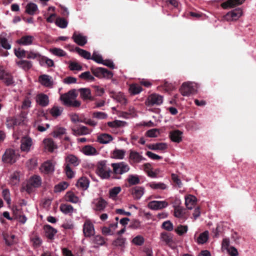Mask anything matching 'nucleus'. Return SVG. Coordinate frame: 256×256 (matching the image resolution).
I'll return each mask as SVG.
<instances>
[{
    "label": "nucleus",
    "mask_w": 256,
    "mask_h": 256,
    "mask_svg": "<svg viewBox=\"0 0 256 256\" xmlns=\"http://www.w3.org/2000/svg\"><path fill=\"white\" fill-rule=\"evenodd\" d=\"M78 96L76 90H70L68 92L62 94L60 96V100L62 104L68 106L78 107L80 103L76 99Z\"/></svg>",
    "instance_id": "nucleus-1"
},
{
    "label": "nucleus",
    "mask_w": 256,
    "mask_h": 256,
    "mask_svg": "<svg viewBox=\"0 0 256 256\" xmlns=\"http://www.w3.org/2000/svg\"><path fill=\"white\" fill-rule=\"evenodd\" d=\"M96 172L102 179H108L110 176L112 171L107 161L102 160L99 161L96 166Z\"/></svg>",
    "instance_id": "nucleus-2"
},
{
    "label": "nucleus",
    "mask_w": 256,
    "mask_h": 256,
    "mask_svg": "<svg viewBox=\"0 0 256 256\" xmlns=\"http://www.w3.org/2000/svg\"><path fill=\"white\" fill-rule=\"evenodd\" d=\"M243 14L242 10L240 8L234 9L222 16V20L232 22L238 20Z\"/></svg>",
    "instance_id": "nucleus-3"
},
{
    "label": "nucleus",
    "mask_w": 256,
    "mask_h": 256,
    "mask_svg": "<svg viewBox=\"0 0 256 256\" xmlns=\"http://www.w3.org/2000/svg\"><path fill=\"white\" fill-rule=\"evenodd\" d=\"M112 172L116 175H122L128 172L130 170L128 164L124 162L112 163Z\"/></svg>",
    "instance_id": "nucleus-4"
},
{
    "label": "nucleus",
    "mask_w": 256,
    "mask_h": 256,
    "mask_svg": "<svg viewBox=\"0 0 256 256\" xmlns=\"http://www.w3.org/2000/svg\"><path fill=\"white\" fill-rule=\"evenodd\" d=\"M196 86V84L194 83L184 82L180 90V92L184 96H188L191 94H194L197 92Z\"/></svg>",
    "instance_id": "nucleus-5"
},
{
    "label": "nucleus",
    "mask_w": 256,
    "mask_h": 256,
    "mask_svg": "<svg viewBox=\"0 0 256 256\" xmlns=\"http://www.w3.org/2000/svg\"><path fill=\"white\" fill-rule=\"evenodd\" d=\"M42 183L41 178L39 176L34 175L30 178L24 189L28 193H30L32 192V187L38 188L41 186Z\"/></svg>",
    "instance_id": "nucleus-6"
},
{
    "label": "nucleus",
    "mask_w": 256,
    "mask_h": 256,
    "mask_svg": "<svg viewBox=\"0 0 256 256\" xmlns=\"http://www.w3.org/2000/svg\"><path fill=\"white\" fill-rule=\"evenodd\" d=\"M18 156L16 154L15 152L12 149H8L6 150L4 154L2 157V160L5 163H14Z\"/></svg>",
    "instance_id": "nucleus-7"
},
{
    "label": "nucleus",
    "mask_w": 256,
    "mask_h": 256,
    "mask_svg": "<svg viewBox=\"0 0 256 256\" xmlns=\"http://www.w3.org/2000/svg\"><path fill=\"white\" fill-rule=\"evenodd\" d=\"M92 72L93 74L98 78H110L113 76L112 72L102 68H98L93 69Z\"/></svg>",
    "instance_id": "nucleus-8"
},
{
    "label": "nucleus",
    "mask_w": 256,
    "mask_h": 256,
    "mask_svg": "<svg viewBox=\"0 0 256 256\" xmlns=\"http://www.w3.org/2000/svg\"><path fill=\"white\" fill-rule=\"evenodd\" d=\"M163 102V97L160 95L156 94H153L150 95L146 102V104L148 106L154 105H160Z\"/></svg>",
    "instance_id": "nucleus-9"
},
{
    "label": "nucleus",
    "mask_w": 256,
    "mask_h": 256,
    "mask_svg": "<svg viewBox=\"0 0 256 256\" xmlns=\"http://www.w3.org/2000/svg\"><path fill=\"white\" fill-rule=\"evenodd\" d=\"M168 204L166 200H152L148 204V207L154 210H161L168 206Z\"/></svg>",
    "instance_id": "nucleus-10"
},
{
    "label": "nucleus",
    "mask_w": 256,
    "mask_h": 256,
    "mask_svg": "<svg viewBox=\"0 0 256 256\" xmlns=\"http://www.w3.org/2000/svg\"><path fill=\"white\" fill-rule=\"evenodd\" d=\"M71 120L73 124L72 126V130L74 134L76 136L80 135V121L78 114H72L71 115Z\"/></svg>",
    "instance_id": "nucleus-11"
},
{
    "label": "nucleus",
    "mask_w": 256,
    "mask_h": 256,
    "mask_svg": "<svg viewBox=\"0 0 256 256\" xmlns=\"http://www.w3.org/2000/svg\"><path fill=\"white\" fill-rule=\"evenodd\" d=\"M33 142L32 139L28 136L22 138L20 140V150L22 152H28L30 150Z\"/></svg>",
    "instance_id": "nucleus-12"
},
{
    "label": "nucleus",
    "mask_w": 256,
    "mask_h": 256,
    "mask_svg": "<svg viewBox=\"0 0 256 256\" xmlns=\"http://www.w3.org/2000/svg\"><path fill=\"white\" fill-rule=\"evenodd\" d=\"M0 80L7 86L14 84L13 77L10 74L0 68Z\"/></svg>",
    "instance_id": "nucleus-13"
},
{
    "label": "nucleus",
    "mask_w": 256,
    "mask_h": 256,
    "mask_svg": "<svg viewBox=\"0 0 256 256\" xmlns=\"http://www.w3.org/2000/svg\"><path fill=\"white\" fill-rule=\"evenodd\" d=\"M83 233L86 237H90L94 235L95 230L94 224L89 220H86L83 226Z\"/></svg>",
    "instance_id": "nucleus-14"
},
{
    "label": "nucleus",
    "mask_w": 256,
    "mask_h": 256,
    "mask_svg": "<svg viewBox=\"0 0 256 256\" xmlns=\"http://www.w3.org/2000/svg\"><path fill=\"white\" fill-rule=\"evenodd\" d=\"M129 160L133 163L138 164L145 160V158L141 154L131 150H130Z\"/></svg>",
    "instance_id": "nucleus-15"
},
{
    "label": "nucleus",
    "mask_w": 256,
    "mask_h": 256,
    "mask_svg": "<svg viewBox=\"0 0 256 256\" xmlns=\"http://www.w3.org/2000/svg\"><path fill=\"white\" fill-rule=\"evenodd\" d=\"M40 84L46 87H52L54 84L52 77L47 74H42L38 77Z\"/></svg>",
    "instance_id": "nucleus-16"
},
{
    "label": "nucleus",
    "mask_w": 256,
    "mask_h": 256,
    "mask_svg": "<svg viewBox=\"0 0 256 256\" xmlns=\"http://www.w3.org/2000/svg\"><path fill=\"white\" fill-rule=\"evenodd\" d=\"M55 164L51 160H48L42 165L41 170L45 174H48L52 173L54 170Z\"/></svg>",
    "instance_id": "nucleus-17"
},
{
    "label": "nucleus",
    "mask_w": 256,
    "mask_h": 256,
    "mask_svg": "<svg viewBox=\"0 0 256 256\" xmlns=\"http://www.w3.org/2000/svg\"><path fill=\"white\" fill-rule=\"evenodd\" d=\"M43 144L45 150L50 152H52L55 149L58 148L57 145L50 138L44 139L43 140Z\"/></svg>",
    "instance_id": "nucleus-18"
},
{
    "label": "nucleus",
    "mask_w": 256,
    "mask_h": 256,
    "mask_svg": "<svg viewBox=\"0 0 256 256\" xmlns=\"http://www.w3.org/2000/svg\"><path fill=\"white\" fill-rule=\"evenodd\" d=\"M245 0H228L222 4L221 6L224 9L232 8L244 3Z\"/></svg>",
    "instance_id": "nucleus-19"
},
{
    "label": "nucleus",
    "mask_w": 256,
    "mask_h": 256,
    "mask_svg": "<svg viewBox=\"0 0 256 256\" xmlns=\"http://www.w3.org/2000/svg\"><path fill=\"white\" fill-rule=\"evenodd\" d=\"M36 102L40 106L44 107L49 104L48 96L44 94H39L36 96Z\"/></svg>",
    "instance_id": "nucleus-20"
},
{
    "label": "nucleus",
    "mask_w": 256,
    "mask_h": 256,
    "mask_svg": "<svg viewBox=\"0 0 256 256\" xmlns=\"http://www.w3.org/2000/svg\"><path fill=\"white\" fill-rule=\"evenodd\" d=\"M197 202L196 198L192 195H188L185 197V204L188 210L192 209L196 205Z\"/></svg>",
    "instance_id": "nucleus-21"
},
{
    "label": "nucleus",
    "mask_w": 256,
    "mask_h": 256,
    "mask_svg": "<svg viewBox=\"0 0 256 256\" xmlns=\"http://www.w3.org/2000/svg\"><path fill=\"white\" fill-rule=\"evenodd\" d=\"M127 123L124 121L115 120L108 122V126L112 128V132H115V130L120 128H123L126 126Z\"/></svg>",
    "instance_id": "nucleus-22"
},
{
    "label": "nucleus",
    "mask_w": 256,
    "mask_h": 256,
    "mask_svg": "<svg viewBox=\"0 0 256 256\" xmlns=\"http://www.w3.org/2000/svg\"><path fill=\"white\" fill-rule=\"evenodd\" d=\"M34 38L32 36H24L17 40V43L22 46H30L32 44Z\"/></svg>",
    "instance_id": "nucleus-23"
},
{
    "label": "nucleus",
    "mask_w": 256,
    "mask_h": 256,
    "mask_svg": "<svg viewBox=\"0 0 256 256\" xmlns=\"http://www.w3.org/2000/svg\"><path fill=\"white\" fill-rule=\"evenodd\" d=\"M114 140L113 137L108 134L104 133L98 136V142L102 144H108Z\"/></svg>",
    "instance_id": "nucleus-24"
},
{
    "label": "nucleus",
    "mask_w": 256,
    "mask_h": 256,
    "mask_svg": "<svg viewBox=\"0 0 256 256\" xmlns=\"http://www.w3.org/2000/svg\"><path fill=\"white\" fill-rule=\"evenodd\" d=\"M126 151L124 150L115 148L111 153V157L116 160H123L125 156Z\"/></svg>",
    "instance_id": "nucleus-25"
},
{
    "label": "nucleus",
    "mask_w": 256,
    "mask_h": 256,
    "mask_svg": "<svg viewBox=\"0 0 256 256\" xmlns=\"http://www.w3.org/2000/svg\"><path fill=\"white\" fill-rule=\"evenodd\" d=\"M64 200L68 202L76 204L79 201V198L72 191L68 192L64 196Z\"/></svg>",
    "instance_id": "nucleus-26"
},
{
    "label": "nucleus",
    "mask_w": 256,
    "mask_h": 256,
    "mask_svg": "<svg viewBox=\"0 0 256 256\" xmlns=\"http://www.w3.org/2000/svg\"><path fill=\"white\" fill-rule=\"evenodd\" d=\"M81 151L86 156H95L98 154L97 150L91 145L84 146Z\"/></svg>",
    "instance_id": "nucleus-27"
},
{
    "label": "nucleus",
    "mask_w": 256,
    "mask_h": 256,
    "mask_svg": "<svg viewBox=\"0 0 256 256\" xmlns=\"http://www.w3.org/2000/svg\"><path fill=\"white\" fill-rule=\"evenodd\" d=\"M144 193V188L142 186H136L132 190L133 197L136 200L140 199Z\"/></svg>",
    "instance_id": "nucleus-28"
},
{
    "label": "nucleus",
    "mask_w": 256,
    "mask_h": 256,
    "mask_svg": "<svg viewBox=\"0 0 256 256\" xmlns=\"http://www.w3.org/2000/svg\"><path fill=\"white\" fill-rule=\"evenodd\" d=\"M182 132L180 130H174L170 132V138L172 142H180L182 139Z\"/></svg>",
    "instance_id": "nucleus-29"
},
{
    "label": "nucleus",
    "mask_w": 256,
    "mask_h": 256,
    "mask_svg": "<svg viewBox=\"0 0 256 256\" xmlns=\"http://www.w3.org/2000/svg\"><path fill=\"white\" fill-rule=\"evenodd\" d=\"M81 98L86 101H90L94 100L91 91L88 88H81Z\"/></svg>",
    "instance_id": "nucleus-30"
},
{
    "label": "nucleus",
    "mask_w": 256,
    "mask_h": 256,
    "mask_svg": "<svg viewBox=\"0 0 256 256\" xmlns=\"http://www.w3.org/2000/svg\"><path fill=\"white\" fill-rule=\"evenodd\" d=\"M20 172H14L10 176V184L13 186L18 185L20 183Z\"/></svg>",
    "instance_id": "nucleus-31"
},
{
    "label": "nucleus",
    "mask_w": 256,
    "mask_h": 256,
    "mask_svg": "<svg viewBox=\"0 0 256 256\" xmlns=\"http://www.w3.org/2000/svg\"><path fill=\"white\" fill-rule=\"evenodd\" d=\"M30 242L34 248L40 247L42 244V240L36 234H33L30 236Z\"/></svg>",
    "instance_id": "nucleus-32"
},
{
    "label": "nucleus",
    "mask_w": 256,
    "mask_h": 256,
    "mask_svg": "<svg viewBox=\"0 0 256 256\" xmlns=\"http://www.w3.org/2000/svg\"><path fill=\"white\" fill-rule=\"evenodd\" d=\"M147 186L153 190H164L168 188L167 186L163 182H151L148 184Z\"/></svg>",
    "instance_id": "nucleus-33"
},
{
    "label": "nucleus",
    "mask_w": 256,
    "mask_h": 256,
    "mask_svg": "<svg viewBox=\"0 0 256 256\" xmlns=\"http://www.w3.org/2000/svg\"><path fill=\"white\" fill-rule=\"evenodd\" d=\"M44 230L46 236L50 240L54 238V236L57 232V230L50 225H46L45 226Z\"/></svg>",
    "instance_id": "nucleus-34"
},
{
    "label": "nucleus",
    "mask_w": 256,
    "mask_h": 256,
    "mask_svg": "<svg viewBox=\"0 0 256 256\" xmlns=\"http://www.w3.org/2000/svg\"><path fill=\"white\" fill-rule=\"evenodd\" d=\"M160 239L161 242L165 244H168L172 241V235L167 232H163L160 234Z\"/></svg>",
    "instance_id": "nucleus-35"
},
{
    "label": "nucleus",
    "mask_w": 256,
    "mask_h": 256,
    "mask_svg": "<svg viewBox=\"0 0 256 256\" xmlns=\"http://www.w3.org/2000/svg\"><path fill=\"white\" fill-rule=\"evenodd\" d=\"M78 158L73 155H69L66 158V165L76 166H78Z\"/></svg>",
    "instance_id": "nucleus-36"
},
{
    "label": "nucleus",
    "mask_w": 256,
    "mask_h": 256,
    "mask_svg": "<svg viewBox=\"0 0 256 256\" xmlns=\"http://www.w3.org/2000/svg\"><path fill=\"white\" fill-rule=\"evenodd\" d=\"M208 230H206L200 234L198 237L197 238L196 242L198 244H204L208 241Z\"/></svg>",
    "instance_id": "nucleus-37"
},
{
    "label": "nucleus",
    "mask_w": 256,
    "mask_h": 256,
    "mask_svg": "<svg viewBox=\"0 0 256 256\" xmlns=\"http://www.w3.org/2000/svg\"><path fill=\"white\" fill-rule=\"evenodd\" d=\"M60 209L65 214H72L74 211L73 207L68 204H62L60 205Z\"/></svg>",
    "instance_id": "nucleus-38"
},
{
    "label": "nucleus",
    "mask_w": 256,
    "mask_h": 256,
    "mask_svg": "<svg viewBox=\"0 0 256 256\" xmlns=\"http://www.w3.org/2000/svg\"><path fill=\"white\" fill-rule=\"evenodd\" d=\"M148 147L152 150H164L167 148V145L166 143H156L150 144Z\"/></svg>",
    "instance_id": "nucleus-39"
},
{
    "label": "nucleus",
    "mask_w": 256,
    "mask_h": 256,
    "mask_svg": "<svg viewBox=\"0 0 256 256\" xmlns=\"http://www.w3.org/2000/svg\"><path fill=\"white\" fill-rule=\"evenodd\" d=\"M68 186V182H60L54 186V192L56 193L60 192L67 188Z\"/></svg>",
    "instance_id": "nucleus-40"
},
{
    "label": "nucleus",
    "mask_w": 256,
    "mask_h": 256,
    "mask_svg": "<svg viewBox=\"0 0 256 256\" xmlns=\"http://www.w3.org/2000/svg\"><path fill=\"white\" fill-rule=\"evenodd\" d=\"M63 112V108L60 106H54L50 110V114L54 118L60 116Z\"/></svg>",
    "instance_id": "nucleus-41"
},
{
    "label": "nucleus",
    "mask_w": 256,
    "mask_h": 256,
    "mask_svg": "<svg viewBox=\"0 0 256 256\" xmlns=\"http://www.w3.org/2000/svg\"><path fill=\"white\" fill-rule=\"evenodd\" d=\"M142 90V86L138 84H132L129 88L130 92L133 95L138 94Z\"/></svg>",
    "instance_id": "nucleus-42"
},
{
    "label": "nucleus",
    "mask_w": 256,
    "mask_h": 256,
    "mask_svg": "<svg viewBox=\"0 0 256 256\" xmlns=\"http://www.w3.org/2000/svg\"><path fill=\"white\" fill-rule=\"evenodd\" d=\"M18 66L25 70L30 69L32 66V63L30 61L22 60L16 62Z\"/></svg>",
    "instance_id": "nucleus-43"
},
{
    "label": "nucleus",
    "mask_w": 256,
    "mask_h": 256,
    "mask_svg": "<svg viewBox=\"0 0 256 256\" xmlns=\"http://www.w3.org/2000/svg\"><path fill=\"white\" fill-rule=\"evenodd\" d=\"M121 188L120 186L114 187L109 190V198L113 200L116 198L118 194L121 191Z\"/></svg>",
    "instance_id": "nucleus-44"
},
{
    "label": "nucleus",
    "mask_w": 256,
    "mask_h": 256,
    "mask_svg": "<svg viewBox=\"0 0 256 256\" xmlns=\"http://www.w3.org/2000/svg\"><path fill=\"white\" fill-rule=\"evenodd\" d=\"M95 208L96 210H102L104 209L106 205V202L102 198H100L94 202Z\"/></svg>",
    "instance_id": "nucleus-45"
},
{
    "label": "nucleus",
    "mask_w": 256,
    "mask_h": 256,
    "mask_svg": "<svg viewBox=\"0 0 256 256\" xmlns=\"http://www.w3.org/2000/svg\"><path fill=\"white\" fill-rule=\"evenodd\" d=\"M20 122L18 119L13 117H8L6 120V126L8 128H12L14 126L20 125Z\"/></svg>",
    "instance_id": "nucleus-46"
},
{
    "label": "nucleus",
    "mask_w": 256,
    "mask_h": 256,
    "mask_svg": "<svg viewBox=\"0 0 256 256\" xmlns=\"http://www.w3.org/2000/svg\"><path fill=\"white\" fill-rule=\"evenodd\" d=\"M38 10V6L34 3H30L26 6V12L30 15H34Z\"/></svg>",
    "instance_id": "nucleus-47"
},
{
    "label": "nucleus",
    "mask_w": 256,
    "mask_h": 256,
    "mask_svg": "<svg viewBox=\"0 0 256 256\" xmlns=\"http://www.w3.org/2000/svg\"><path fill=\"white\" fill-rule=\"evenodd\" d=\"M132 242L136 246H142L144 242V238L141 235H138L132 240Z\"/></svg>",
    "instance_id": "nucleus-48"
},
{
    "label": "nucleus",
    "mask_w": 256,
    "mask_h": 256,
    "mask_svg": "<svg viewBox=\"0 0 256 256\" xmlns=\"http://www.w3.org/2000/svg\"><path fill=\"white\" fill-rule=\"evenodd\" d=\"M50 52L54 55L58 56H64L66 55V53L64 50L59 48H50Z\"/></svg>",
    "instance_id": "nucleus-49"
},
{
    "label": "nucleus",
    "mask_w": 256,
    "mask_h": 256,
    "mask_svg": "<svg viewBox=\"0 0 256 256\" xmlns=\"http://www.w3.org/2000/svg\"><path fill=\"white\" fill-rule=\"evenodd\" d=\"M185 214V209L182 207L177 208L174 209V216L177 218H183Z\"/></svg>",
    "instance_id": "nucleus-50"
},
{
    "label": "nucleus",
    "mask_w": 256,
    "mask_h": 256,
    "mask_svg": "<svg viewBox=\"0 0 256 256\" xmlns=\"http://www.w3.org/2000/svg\"><path fill=\"white\" fill-rule=\"evenodd\" d=\"M92 240V243L97 246H102L105 244L104 238L100 235L94 236Z\"/></svg>",
    "instance_id": "nucleus-51"
},
{
    "label": "nucleus",
    "mask_w": 256,
    "mask_h": 256,
    "mask_svg": "<svg viewBox=\"0 0 256 256\" xmlns=\"http://www.w3.org/2000/svg\"><path fill=\"white\" fill-rule=\"evenodd\" d=\"M81 79L84 80L88 82H93L95 80L94 76L89 71L82 73Z\"/></svg>",
    "instance_id": "nucleus-52"
},
{
    "label": "nucleus",
    "mask_w": 256,
    "mask_h": 256,
    "mask_svg": "<svg viewBox=\"0 0 256 256\" xmlns=\"http://www.w3.org/2000/svg\"><path fill=\"white\" fill-rule=\"evenodd\" d=\"M126 238L120 236L117 238L116 240H114L112 244L116 246H120L122 248L124 246V245L126 242Z\"/></svg>",
    "instance_id": "nucleus-53"
},
{
    "label": "nucleus",
    "mask_w": 256,
    "mask_h": 256,
    "mask_svg": "<svg viewBox=\"0 0 256 256\" xmlns=\"http://www.w3.org/2000/svg\"><path fill=\"white\" fill-rule=\"evenodd\" d=\"M128 181L130 184L135 185L140 182V180L137 175L130 174L128 176Z\"/></svg>",
    "instance_id": "nucleus-54"
},
{
    "label": "nucleus",
    "mask_w": 256,
    "mask_h": 256,
    "mask_svg": "<svg viewBox=\"0 0 256 256\" xmlns=\"http://www.w3.org/2000/svg\"><path fill=\"white\" fill-rule=\"evenodd\" d=\"M116 100L122 104L125 105L127 103V100L124 94L119 92L115 96Z\"/></svg>",
    "instance_id": "nucleus-55"
},
{
    "label": "nucleus",
    "mask_w": 256,
    "mask_h": 256,
    "mask_svg": "<svg viewBox=\"0 0 256 256\" xmlns=\"http://www.w3.org/2000/svg\"><path fill=\"white\" fill-rule=\"evenodd\" d=\"M188 230V227L187 226L179 225L176 229L175 232L179 236H182V234L187 232Z\"/></svg>",
    "instance_id": "nucleus-56"
},
{
    "label": "nucleus",
    "mask_w": 256,
    "mask_h": 256,
    "mask_svg": "<svg viewBox=\"0 0 256 256\" xmlns=\"http://www.w3.org/2000/svg\"><path fill=\"white\" fill-rule=\"evenodd\" d=\"M56 24L60 28H64L67 26L68 22L63 18H58L56 20Z\"/></svg>",
    "instance_id": "nucleus-57"
},
{
    "label": "nucleus",
    "mask_w": 256,
    "mask_h": 256,
    "mask_svg": "<svg viewBox=\"0 0 256 256\" xmlns=\"http://www.w3.org/2000/svg\"><path fill=\"white\" fill-rule=\"evenodd\" d=\"M66 129L63 128H56L52 133V136L54 138H58L59 136L64 134Z\"/></svg>",
    "instance_id": "nucleus-58"
},
{
    "label": "nucleus",
    "mask_w": 256,
    "mask_h": 256,
    "mask_svg": "<svg viewBox=\"0 0 256 256\" xmlns=\"http://www.w3.org/2000/svg\"><path fill=\"white\" fill-rule=\"evenodd\" d=\"M160 130L157 128L150 130L146 132V136L150 138H156L159 136Z\"/></svg>",
    "instance_id": "nucleus-59"
},
{
    "label": "nucleus",
    "mask_w": 256,
    "mask_h": 256,
    "mask_svg": "<svg viewBox=\"0 0 256 256\" xmlns=\"http://www.w3.org/2000/svg\"><path fill=\"white\" fill-rule=\"evenodd\" d=\"M2 196L6 202L8 204H10L11 202V199L10 197V190L7 188L4 189L2 192Z\"/></svg>",
    "instance_id": "nucleus-60"
},
{
    "label": "nucleus",
    "mask_w": 256,
    "mask_h": 256,
    "mask_svg": "<svg viewBox=\"0 0 256 256\" xmlns=\"http://www.w3.org/2000/svg\"><path fill=\"white\" fill-rule=\"evenodd\" d=\"M90 181L86 177H81V190H86L89 186Z\"/></svg>",
    "instance_id": "nucleus-61"
},
{
    "label": "nucleus",
    "mask_w": 256,
    "mask_h": 256,
    "mask_svg": "<svg viewBox=\"0 0 256 256\" xmlns=\"http://www.w3.org/2000/svg\"><path fill=\"white\" fill-rule=\"evenodd\" d=\"M91 59L98 64L103 62L102 56L96 52H94Z\"/></svg>",
    "instance_id": "nucleus-62"
},
{
    "label": "nucleus",
    "mask_w": 256,
    "mask_h": 256,
    "mask_svg": "<svg viewBox=\"0 0 256 256\" xmlns=\"http://www.w3.org/2000/svg\"><path fill=\"white\" fill-rule=\"evenodd\" d=\"M64 170L68 178H71L74 176V172L69 165H65Z\"/></svg>",
    "instance_id": "nucleus-63"
},
{
    "label": "nucleus",
    "mask_w": 256,
    "mask_h": 256,
    "mask_svg": "<svg viewBox=\"0 0 256 256\" xmlns=\"http://www.w3.org/2000/svg\"><path fill=\"white\" fill-rule=\"evenodd\" d=\"M32 102L29 98H25L24 99L22 105V108L24 110L28 109L31 106Z\"/></svg>",
    "instance_id": "nucleus-64"
}]
</instances>
